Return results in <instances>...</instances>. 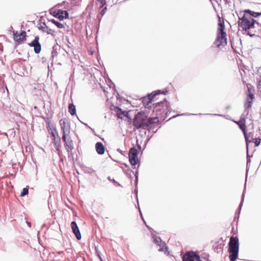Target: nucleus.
<instances>
[{
  "instance_id": "f257e3e1",
  "label": "nucleus",
  "mask_w": 261,
  "mask_h": 261,
  "mask_svg": "<svg viewBox=\"0 0 261 261\" xmlns=\"http://www.w3.org/2000/svg\"><path fill=\"white\" fill-rule=\"evenodd\" d=\"M240 19L241 21L239 22V26L244 31L250 30L248 31L247 35L250 37L259 35L261 25L257 22L255 20L251 17L248 16L245 13Z\"/></svg>"
},
{
  "instance_id": "f03ea898",
  "label": "nucleus",
  "mask_w": 261,
  "mask_h": 261,
  "mask_svg": "<svg viewBox=\"0 0 261 261\" xmlns=\"http://www.w3.org/2000/svg\"><path fill=\"white\" fill-rule=\"evenodd\" d=\"M60 124L62 133V139L64 142V146L68 153L71 154L74 146L73 141L69 135L70 124L66 119H61L60 120Z\"/></svg>"
},
{
  "instance_id": "7ed1b4c3",
  "label": "nucleus",
  "mask_w": 261,
  "mask_h": 261,
  "mask_svg": "<svg viewBox=\"0 0 261 261\" xmlns=\"http://www.w3.org/2000/svg\"><path fill=\"white\" fill-rule=\"evenodd\" d=\"M156 119V118H148L144 113L141 112L138 113L135 116L133 121V125L137 128L144 129L148 128L149 130H151L152 127L151 125L153 123V120Z\"/></svg>"
},
{
  "instance_id": "20e7f679",
  "label": "nucleus",
  "mask_w": 261,
  "mask_h": 261,
  "mask_svg": "<svg viewBox=\"0 0 261 261\" xmlns=\"http://www.w3.org/2000/svg\"><path fill=\"white\" fill-rule=\"evenodd\" d=\"M239 249V240L237 237H231L229 242L228 252L230 261H235L238 257Z\"/></svg>"
},
{
  "instance_id": "39448f33",
  "label": "nucleus",
  "mask_w": 261,
  "mask_h": 261,
  "mask_svg": "<svg viewBox=\"0 0 261 261\" xmlns=\"http://www.w3.org/2000/svg\"><path fill=\"white\" fill-rule=\"evenodd\" d=\"M224 29V22H221L220 21L219 23L217 38L214 42V44L217 47H220L221 45L225 46L227 44L226 34Z\"/></svg>"
},
{
  "instance_id": "423d86ee",
  "label": "nucleus",
  "mask_w": 261,
  "mask_h": 261,
  "mask_svg": "<svg viewBox=\"0 0 261 261\" xmlns=\"http://www.w3.org/2000/svg\"><path fill=\"white\" fill-rule=\"evenodd\" d=\"M128 158L130 163L133 166H135L138 163V150L135 147L130 149L128 153Z\"/></svg>"
},
{
  "instance_id": "0eeeda50",
  "label": "nucleus",
  "mask_w": 261,
  "mask_h": 261,
  "mask_svg": "<svg viewBox=\"0 0 261 261\" xmlns=\"http://www.w3.org/2000/svg\"><path fill=\"white\" fill-rule=\"evenodd\" d=\"M51 14L60 20H63L64 18L67 19L69 17V14L67 11L60 9L55 10L51 12Z\"/></svg>"
},
{
  "instance_id": "6e6552de",
  "label": "nucleus",
  "mask_w": 261,
  "mask_h": 261,
  "mask_svg": "<svg viewBox=\"0 0 261 261\" xmlns=\"http://www.w3.org/2000/svg\"><path fill=\"white\" fill-rule=\"evenodd\" d=\"M39 40V37L37 36L31 43L28 44L30 46L34 47V51L36 54L40 53L41 50V45Z\"/></svg>"
},
{
  "instance_id": "1a4fd4ad",
  "label": "nucleus",
  "mask_w": 261,
  "mask_h": 261,
  "mask_svg": "<svg viewBox=\"0 0 261 261\" xmlns=\"http://www.w3.org/2000/svg\"><path fill=\"white\" fill-rule=\"evenodd\" d=\"M197 254L192 251H187L182 256V261H195Z\"/></svg>"
},
{
  "instance_id": "9d476101",
  "label": "nucleus",
  "mask_w": 261,
  "mask_h": 261,
  "mask_svg": "<svg viewBox=\"0 0 261 261\" xmlns=\"http://www.w3.org/2000/svg\"><path fill=\"white\" fill-rule=\"evenodd\" d=\"M167 92V91L164 92L162 91L161 90H158L154 92L151 93L150 94H148V97L146 99L147 101H146L147 105H148L149 103H151L152 101L153 100L154 98H155V96L158 95H159L160 94H166V93ZM146 100V99H143V101L145 102V101Z\"/></svg>"
},
{
  "instance_id": "9b49d317",
  "label": "nucleus",
  "mask_w": 261,
  "mask_h": 261,
  "mask_svg": "<svg viewBox=\"0 0 261 261\" xmlns=\"http://www.w3.org/2000/svg\"><path fill=\"white\" fill-rule=\"evenodd\" d=\"M153 242L159 246V248L158 250L159 251L166 252L167 250L166 244L165 242H163L160 238H155L153 240Z\"/></svg>"
},
{
  "instance_id": "f8f14e48",
  "label": "nucleus",
  "mask_w": 261,
  "mask_h": 261,
  "mask_svg": "<svg viewBox=\"0 0 261 261\" xmlns=\"http://www.w3.org/2000/svg\"><path fill=\"white\" fill-rule=\"evenodd\" d=\"M71 227L72 232L74 234L77 240H80L81 239V234L79 230V227L77 226V225L75 221L71 222Z\"/></svg>"
},
{
  "instance_id": "ddd939ff",
  "label": "nucleus",
  "mask_w": 261,
  "mask_h": 261,
  "mask_svg": "<svg viewBox=\"0 0 261 261\" xmlns=\"http://www.w3.org/2000/svg\"><path fill=\"white\" fill-rule=\"evenodd\" d=\"M236 123L239 125L240 128L242 130L243 133H245L246 130V126L245 117L244 114L241 117L240 120L238 122H236Z\"/></svg>"
},
{
  "instance_id": "4468645a",
  "label": "nucleus",
  "mask_w": 261,
  "mask_h": 261,
  "mask_svg": "<svg viewBox=\"0 0 261 261\" xmlns=\"http://www.w3.org/2000/svg\"><path fill=\"white\" fill-rule=\"evenodd\" d=\"M14 39L16 41L20 42L23 39H25L26 33L24 31H22L19 35H18L17 32H13Z\"/></svg>"
},
{
  "instance_id": "2eb2a0df",
  "label": "nucleus",
  "mask_w": 261,
  "mask_h": 261,
  "mask_svg": "<svg viewBox=\"0 0 261 261\" xmlns=\"http://www.w3.org/2000/svg\"><path fill=\"white\" fill-rule=\"evenodd\" d=\"M95 149L98 154L102 155L105 151V147L101 142H97L95 144Z\"/></svg>"
},
{
  "instance_id": "dca6fc26",
  "label": "nucleus",
  "mask_w": 261,
  "mask_h": 261,
  "mask_svg": "<svg viewBox=\"0 0 261 261\" xmlns=\"http://www.w3.org/2000/svg\"><path fill=\"white\" fill-rule=\"evenodd\" d=\"M247 144V148L248 149V143L252 142L254 141L253 134L252 133H247L246 130L245 133H243Z\"/></svg>"
},
{
  "instance_id": "f3484780",
  "label": "nucleus",
  "mask_w": 261,
  "mask_h": 261,
  "mask_svg": "<svg viewBox=\"0 0 261 261\" xmlns=\"http://www.w3.org/2000/svg\"><path fill=\"white\" fill-rule=\"evenodd\" d=\"M252 101L249 100V98L247 97L246 98V102H245L244 105L245 107V111H244V114L246 116H247L249 114V111L248 110L249 108H250L252 107Z\"/></svg>"
},
{
  "instance_id": "a211bd4d",
  "label": "nucleus",
  "mask_w": 261,
  "mask_h": 261,
  "mask_svg": "<svg viewBox=\"0 0 261 261\" xmlns=\"http://www.w3.org/2000/svg\"><path fill=\"white\" fill-rule=\"evenodd\" d=\"M244 12L248 15V16H250L252 18L253 17H257L259 16H261V12H255L254 11H251L250 10H246Z\"/></svg>"
},
{
  "instance_id": "6ab92c4d",
  "label": "nucleus",
  "mask_w": 261,
  "mask_h": 261,
  "mask_svg": "<svg viewBox=\"0 0 261 261\" xmlns=\"http://www.w3.org/2000/svg\"><path fill=\"white\" fill-rule=\"evenodd\" d=\"M247 97L249 98V100L250 99L251 100L253 101V100L255 98L254 94V89L251 87H248V90L247 92Z\"/></svg>"
},
{
  "instance_id": "aec40b11",
  "label": "nucleus",
  "mask_w": 261,
  "mask_h": 261,
  "mask_svg": "<svg viewBox=\"0 0 261 261\" xmlns=\"http://www.w3.org/2000/svg\"><path fill=\"white\" fill-rule=\"evenodd\" d=\"M53 140L55 147L57 150H59L61 144V139L59 136H58V137H57V138H55V139H53Z\"/></svg>"
},
{
  "instance_id": "412c9836",
  "label": "nucleus",
  "mask_w": 261,
  "mask_h": 261,
  "mask_svg": "<svg viewBox=\"0 0 261 261\" xmlns=\"http://www.w3.org/2000/svg\"><path fill=\"white\" fill-rule=\"evenodd\" d=\"M68 111L71 115H74L75 114L76 109L73 104L70 103L69 105Z\"/></svg>"
},
{
  "instance_id": "4be33fe9",
  "label": "nucleus",
  "mask_w": 261,
  "mask_h": 261,
  "mask_svg": "<svg viewBox=\"0 0 261 261\" xmlns=\"http://www.w3.org/2000/svg\"><path fill=\"white\" fill-rule=\"evenodd\" d=\"M164 103L165 104V107L168 108V106H169V103L166 101V99L164 98V101H161L160 102H156L155 104V106H156V107H157L158 106H163L164 105Z\"/></svg>"
},
{
  "instance_id": "5701e85b",
  "label": "nucleus",
  "mask_w": 261,
  "mask_h": 261,
  "mask_svg": "<svg viewBox=\"0 0 261 261\" xmlns=\"http://www.w3.org/2000/svg\"><path fill=\"white\" fill-rule=\"evenodd\" d=\"M50 21L53 24L56 25L58 28L62 29L64 27V25L62 23L58 22V21L55 20V19H51L50 20Z\"/></svg>"
},
{
  "instance_id": "b1692460",
  "label": "nucleus",
  "mask_w": 261,
  "mask_h": 261,
  "mask_svg": "<svg viewBox=\"0 0 261 261\" xmlns=\"http://www.w3.org/2000/svg\"><path fill=\"white\" fill-rule=\"evenodd\" d=\"M50 134L51 135V137H53V139H55V138H57L58 135V133L57 132V130L56 128H54L53 130H51Z\"/></svg>"
},
{
  "instance_id": "393cba45",
  "label": "nucleus",
  "mask_w": 261,
  "mask_h": 261,
  "mask_svg": "<svg viewBox=\"0 0 261 261\" xmlns=\"http://www.w3.org/2000/svg\"><path fill=\"white\" fill-rule=\"evenodd\" d=\"M38 29L42 31L43 32L46 33L48 30V27L46 25L45 23H43V25H41L40 27H38Z\"/></svg>"
},
{
  "instance_id": "a878e982",
  "label": "nucleus",
  "mask_w": 261,
  "mask_h": 261,
  "mask_svg": "<svg viewBox=\"0 0 261 261\" xmlns=\"http://www.w3.org/2000/svg\"><path fill=\"white\" fill-rule=\"evenodd\" d=\"M244 191H243V194H242V196L241 201V202L240 203V205H239V208H238V210H239L238 215H239V214L240 213V211L241 210L242 206V205H243V201H244Z\"/></svg>"
},
{
  "instance_id": "bb28decb",
  "label": "nucleus",
  "mask_w": 261,
  "mask_h": 261,
  "mask_svg": "<svg viewBox=\"0 0 261 261\" xmlns=\"http://www.w3.org/2000/svg\"><path fill=\"white\" fill-rule=\"evenodd\" d=\"M58 56V52L57 49L55 48V47H53V51L51 52V57L54 59L55 57H57Z\"/></svg>"
},
{
  "instance_id": "cd10ccee",
  "label": "nucleus",
  "mask_w": 261,
  "mask_h": 261,
  "mask_svg": "<svg viewBox=\"0 0 261 261\" xmlns=\"http://www.w3.org/2000/svg\"><path fill=\"white\" fill-rule=\"evenodd\" d=\"M29 193V190L27 188H24L23 189L21 193L20 196L23 197L27 195Z\"/></svg>"
},
{
  "instance_id": "c85d7f7f",
  "label": "nucleus",
  "mask_w": 261,
  "mask_h": 261,
  "mask_svg": "<svg viewBox=\"0 0 261 261\" xmlns=\"http://www.w3.org/2000/svg\"><path fill=\"white\" fill-rule=\"evenodd\" d=\"M254 143H255V146L257 147L260 144V141H261V139L259 138H255V140H254Z\"/></svg>"
},
{
  "instance_id": "c756f323",
  "label": "nucleus",
  "mask_w": 261,
  "mask_h": 261,
  "mask_svg": "<svg viewBox=\"0 0 261 261\" xmlns=\"http://www.w3.org/2000/svg\"><path fill=\"white\" fill-rule=\"evenodd\" d=\"M54 32H55V31L53 30H52L51 29H48V30H47V32H46V33L47 34H50L53 36H55Z\"/></svg>"
},
{
  "instance_id": "7c9ffc66",
  "label": "nucleus",
  "mask_w": 261,
  "mask_h": 261,
  "mask_svg": "<svg viewBox=\"0 0 261 261\" xmlns=\"http://www.w3.org/2000/svg\"><path fill=\"white\" fill-rule=\"evenodd\" d=\"M248 156H249V155L247 153V166H246V168H247L246 175H247L248 168L249 165L250 164V162H251V160L250 159H248Z\"/></svg>"
},
{
  "instance_id": "2f4dec72",
  "label": "nucleus",
  "mask_w": 261,
  "mask_h": 261,
  "mask_svg": "<svg viewBox=\"0 0 261 261\" xmlns=\"http://www.w3.org/2000/svg\"><path fill=\"white\" fill-rule=\"evenodd\" d=\"M154 123H155V121H154V120H153V123L151 125L152 126L151 131L153 134L155 133L156 132V130H157V129H156L155 130H154V128L155 127V126L156 125L155 124H154ZM149 131L150 132V130H149Z\"/></svg>"
},
{
  "instance_id": "473e14b6",
  "label": "nucleus",
  "mask_w": 261,
  "mask_h": 261,
  "mask_svg": "<svg viewBox=\"0 0 261 261\" xmlns=\"http://www.w3.org/2000/svg\"><path fill=\"white\" fill-rule=\"evenodd\" d=\"M85 173H88L91 174V173L93 172V170L91 169V168H87L85 169H84Z\"/></svg>"
},
{
  "instance_id": "72a5a7b5",
  "label": "nucleus",
  "mask_w": 261,
  "mask_h": 261,
  "mask_svg": "<svg viewBox=\"0 0 261 261\" xmlns=\"http://www.w3.org/2000/svg\"><path fill=\"white\" fill-rule=\"evenodd\" d=\"M107 10V7H105L100 12V15L101 17L106 13V11Z\"/></svg>"
},
{
  "instance_id": "f704fd0d",
  "label": "nucleus",
  "mask_w": 261,
  "mask_h": 261,
  "mask_svg": "<svg viewBox=\"0 0 261 261\" xmlns=\"http://www.w3.org/2000/svg\"><path fill=\"white\" fill-rule=\"evenodd\" d=\"M99 2L101 4L100 8H102L106 5V2L105 0H100Z\"/></svg>"
},
{
  "instance_id": "c9c22d12",
  "label": "nucleus",
  "mask_w": 261,
  "mask_h": 261,
  "mask_svg": "<svg viewBox=\"0 0 261 261\" xmlns=\"http://www.w3.org/2000/svg\"><path fill=\"white\" fill-rule=\"evenodd\" d=\"M195 261H202V260L200 259V256L198 254L197 255L196 257V258H195Z\"/></svg>"
},
{
  "instance_id": "e433bc0d",
  "label": "nucleus",
  "mask_w": 261,
  "mask_h": 261,
  "mask_svg": "<svg viewBox=\"0 0 261 261\" xmlns=\"http://www.w3.org/2000/svg\"><path fill=\"white\" fill-rule=\"evenodd\" d=\"M138 172H136V173H135V181H136V184H137V182H138Z\"/></svg>"
},
{
  "instance_id": "4c0bfd02",
  "label": "nucleus",
  "mask_w": 261,
  "mask_h": 261,
  "mask_svg": "<svg viewBox=\"0 0 261 261\" xmlns=\"http://www.w3.org/2000/svg\"><path fill=\"white\" fill-rule=\"evenodd\" d=\"M108 179L110 181H112V182H114V183H117V182L115 181V179H112L111 178V177H110V176H109V177H108Z\"/></svg>"
},
{
  "instance_id": "58836bf2",
  "label": "nucleus",
  "mask_w": 261,
  "mask_h": 261,
  "mask_svg": "<svg viewBox=\"0 0 261 261\" xmlns=\"http://www.w3.org/2000/svg\"><path fill=\"white\" fill-rule=\"evenodd\" d=\"M258 89L261 91V81H260L258 83Z\"/></svg>"
},
{
  "instance_id": "ea45409f",
  "label": "nucleus",
  "mask_w": 261,
  "mask_h": 261,
  "mask_svg": "<svg viewBox=\"0 0 261 261\" xmlns=\"http://www.w3.org/2000/svg\"><path fill=\"white\" fill-rule=\"evenodd\" d=\"M46 123H47V124L48 125V126L47 127L48 129V130L51 129V128L50 127V125H49V123H50L49 122H46Z\"/></svg>"
},
{
  "instance_id": "a19ab883",
  "label": "nucleus",
  "mask_w": 261,
  "mask_h": 261,
  "mask_svg": "<svg viewBox=\"0 0 261 261\" xmlns=\"http://www.w3.org/2000/svg\"><path fill=\"white\" fill-rule=\"evenodd\" d=\"M26 223L28 225V226L29 227H31V222H28V221H26Z\"/></svg>"
},
{
  "instance_id": "79ce46f5",
  "label": "nucleus",
  "mask_w": 261,
  "mask_h": 261,
  "mask_svg": "<svg viewBox=\"0 0 261 261\" xmlns=\"http://www.w3.org/2000/svg\"><path fill=\"white\" fill-rule=\"evenodd\" d=\"M179 115H188V114H180V115H176V116H173L172 118H175L176 117V116H179Z\"/></svg>"
},
{
  "instance_id": "37998d69",
  "label": "nucleus",
  "mask_w": 261,
  "mask_h": 261,
  "mask_svg": "<svg viewBox=\"0 0 261 261\" xmlns=\"http://www.w3.org/2000/svg\"><path fill=\"white\" fill-rule=\"evenodd\" d=\"M98 257H99V258L100 259V260L101 261H102V258H101V256L99 255H98Z\"/></svg>"
},
{
  "instance_id": "c03bdc74",
  "label": "nucleus",
  "mask_w": 261,
  "mask_h": 261,
  "mask_svg": "<svg viewBox=\"0 0 261 261\" xmlns=\"http://www.w3.org/2000/svg\"><path fill=\"white\" fill-rule=\"evenodd\" d=\"M139 212H140V214L141 216V217H142V213H141V211H140V208H139Z\"/></svg>"
},
{
  "instance_id": "a18cd8bd",
  "label": "nucleus",
  "mask_w": 261,
  "mask_h": 261,
  "mask_svg": "<svg viewBox=\"0 0 261 261\" xmlns=\"http://www.w3.org/2000/svg\"><path fill=\"white\" fill-rule=\"evenodd\" d=\"M213 115H217V116H221V115H219V114H213Z\"/></svg>"
},
{
  "instance_id": "49530a36",
  "label": "nucleus",
  "mask_w": 261,
  "mask_h": 261,
  "mask_svg": "<svg viewBox=\"0 0 261 261\" xmlns=\"http://www.w3.org/2000/svg\"><path fill=\"white\" fill-rule=\"evenodd\" d=\"M118 185L119 186H121V185H120V184H118Z\"/></svg>"
},
{
  "instance_id": "de8ad7c7",
  "label": "nucleus",
  "mask_w": 261,
  "mask_h": 261,
  "mask_svg": "<svg viewBox=\"0 0 261 261\" xmlns=\"http://www.w3.org/2000/svg\"><path fill=\"white\" fill-rule=\"evenodd\" d=\"M98 1H99L100 0H97Z\"/></svg>"
}]
</instances>
